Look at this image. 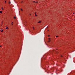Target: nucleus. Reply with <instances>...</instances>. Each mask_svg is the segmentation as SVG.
I'll return each instance as SVG.
<instances>
[{"mask_svg": "<svg viewBox=\"0 0 75 75\" xmlns=\"http://www.w3.org/2000/svg\"><path fill=\"white\" fill-rule=\"evenodd\" d=\"M49 42H50V41H49Z\"/></svg>", "mask_w": 75, "mask_h": 75, "instance_id": "nucleus-25", "label": "nucleus"}, {"mask_svg": "<svg viewBox=\"0 0 75 75\" xmlns=\"http://www.w3.org/2000/svg\"><path fill=\"white\" fill-rule=\"evenodd\" d=\"M3 30H2V29L1 30V32H3Z\"/></svg>", "mask_w": 75, "mask_h": 75, "instance_id": "nucleus-1", "label": "nucleus"}, {"mask_svg": "<svg viewBox=\"0 0 75 75\" xmlns=\"http://www.w3.org/2000/svg\"><path fill=\"white\" fill-rule=\"evenodd\" d=\"M47 28H48V27L47 26Z\"/></svg>", "mask_w": 75, "mask_h": 75, "instance_id": "nucleus-21", "label": "nucleus"}, {"mask_svg": "<svg viewBox=\"0 0 75 75\" xmlns=\"http://www.w3.org/2000/svg\"><path fill=\"white\" fill-rule=\"evenodd\" d=\"M33 30H34V28H33Z\"/></svg>", "mask_w": 75, "mask_h": 75, "instance_id": "nucleus-24", "label": "nucleus"}, {"mask_svg": "<svg viewBox=\"0 0 75 75\" xmlns=\"http://www.w3.org/2000/svg\"><path fill=\"white\" fill-rule=\"evenodd\" d=\"M50 35H48V37H50Z\"/></svg>", "mask_w": 75, "mask_h": 75, "instance_id": "nucleus-13", "label": "nucleus"}, {"mask_svg": "<svg viewBox=\"0 0 75 75\" xmlns=\"http://www.w3.org/2000/svg\"><path fill=\"white\" fill-rule=\"evenodd\" d=\"M2 11H0V13H2Z\"/></svg>", "mask_w": 75, "mask_h": 75, "instance_id": "nucleus-2", "label": "nucleus"}, {"mask_svg": "<svg viewBox=\"0 0 75 75\" xmlns=\"http://www.w3.org/2000/svg\"><path fill=\"white\" fill-rule=\"evenodd\" d=\"M23 2H22V3Z\"/></svg>", "mask_w": 75, "mask_h": 75, "instance_id": "nucleus-29", "label": "nucleus"}, {"mask_svg": "<svg viewBox=\"0 0 75 75\" xmlns=\"http://www.w3.org/2000/svg\"><path fill=\"white\" fill-rule=\"evenodd\" d=\"M73 14H75V13H73Z\"/></svg>", "mask_w": 75, "mask_h": 75, "instance_id": "nucleus-17", "label": "nucleus"}, {"mask_svg": "<svg viewBox=\"0 0 75 75\" xmlns=\"http://www.w3.org/2000/svg\"><path fill=\"white\" fill-rule=\"evenodd\" d=\"M2 10H4V8H2Z\"/></svg>", "mask_w": 75, "mask_h": 75, "instance_id": "nucleus-9", "label": "nucleus"}, {"mask_svg": "<svg viewBox=\"0 0 75 75\" xmlns=\"http://www.w3.org/2000/svg\"><path fill=\"white\" fill-rule=\"evenodd\" d=\"M56 37L57 38V37H58V36H56Z\"/></svg>", "mask_w": 75, "mask_h": 75, "instance_id": "nucleus-8", "label": "nucleus"}, {"mask_svg": "<svg viewBox=\"0 0 75 75\" xmlns=\"http://www.w3.org/2000/svg\"><path fill=\"white\" fill-rule=\"evenodd\" d=\"M48 31H49V30H48Z\"/></svg>", "mask_w": 75, "mask_h": 75, "instance_id": "nucleus-28", "label": "nucleus"}, {"mask_svg": "<svg viewBox=\"0 0 75 75\" xmlns=\"http://www.w3.org/2000/svg\"><path fill=\"white\" fill-rule=\"evenodd\" d=\"M49 40H50V38H49Z\"/></svg>", "mask_w": 75, "mask_h": 75, "instance_id": "nucleus-18", "label": "nucleus"}, {"mask_svg": "<svg viewBox=\"0 0 75 75\" xmlns=\"http://www.w3.org/2000/svg\"><path fill=\"white\" fill-rule=\"evenodd\" d=\"M35 16H37V15L36 14H35Z\"/></svg>", "mask_w": 75, "mask_h": 75, "instance_id": "nucleus-12", "label": "nucleus"}, {"mask_svg": "<svg viewBox=\"0 0 75 75\" xmlns=\"http://www.w3.org/2000/svg\"><path fill=\"white\" fill-rule=\"evenodd\" d=\"M33 28H34V27H33Z\"/></svg>", "mask_w": 75, "mask_h": 75, "instance_id": "nucleus-11", "label": "nucleus"}, {"mask_svg": "<svg viewBox=\"0 0 75 75\" xmlns=\"http://www.w3.org/2000/svg\"><path fill=\"white\" fill-rule=\"evenodd\" d=\"M36 3H38V2H36Z\"/></svg>", "mask_w": 75, "mask_h": 75, "instance_id": "nucleus-16", "label": "nucleus"}, {"mask_svg": "<svg viewBox=\"0 0 75 75\" xmlns=\"http://www.w3.org/2000/svg\"><path fill=\"white\" fill-rule=\"evenodd\" d=\"M13 22H12V24H13Z\"/></svg>", "mask_w": 75, "mask_h": 75, "instance_id": "nucleus-22", "label": "nucleus"}, {"mask_svg": "<svg viewBox=\"0 0 75 75\" xmlns=\"http://www.w3.org/2000/svg\"><path fill=\"white\" fill-rule=\"evenodd\" d=\"M41 21H40L39 22H38V23H41Z\"/></svg>", "mask_w": 75, "mask_h": 75, "instance_id": "nucleus-3", "label": "nucleus"}, {"mask_svg": "<svg viewBox=\"0 0 75 75\" xmlns=\"http://www.w3.org/2000/svg\"><path fill=\"white\" fill-rule=\"evenodd\" d=\"M33 2H34V3H35V1H33Z\"/></svg>", "mask_w": 75, "mask_h": 75, "instance_id": "nucleus-19", "label": "nucleus"}, {"mask_svg": "<svg viewBox=\"0 0 75 75\" xmlns=\"http://www.w3.org/2000/svg\"><path fill=\"white\" fill-rule=\"evenodd\" d=\"M12 25H13V23H12Z\"/></svg>", "mask_w": 75, "mask_h": 75, "instance_id": "nucleus-23", "label": "nucleus"}, {"mask_svg": "<svg viewBox=\"0 0 75 75\" xmlns=\"http://www.w3.org/2000/svg\"><path fill=\"white\" fill-rule=\"evenodd\" d=\"M0 47H2V46H0Z\"/></svg>", "mask_w": 75, "mask_h": 75, "instance_id": "nucleus-14", "label": "nucleus"}, {"mask_svg": "<svg viewBox=\"0 0 75 75\" xmlns=\"http://www.w3.org/2000/svg\"><path fill=\"white\" fill-rule=\"evenodd\" d=\"M61 57H62V56H61Z\"/></svg>", "mask_w": 75, "mask_h": 75, "instance_id": "nucleus-20", "label": "nucleus"}, {"mask_svg": "<svg viewBox=\"0 0 75 75\" xmlns=\"http://www.w3.org/2000/svg\"><path fill=\"white\" fill-rule=\"evenodd\" d=\"M14 18H15V19H16V16H15L14 17Z\"/></svg>", "mask_w": 75, "mask_h": 75, "instance_id": "nucleus-4", "label": "nucleus"}, {"mask_svg": "<svg viewBox=\"0 0 75 75\" xmlns=\"http://www.w3.org/2000/svg\"><path fill=\"white\" fill-rule=\"evenodd\" d=\"M11 3H10V2H9V4H10Z\"/></svg>", "mask_w": 75, "mask_h": 75, "instance_id": "nucleus-10", "label": "nucleus"}, {"mask_svg": "<svg viewBox=\"0 0 75 75\" xmlns=\"http://www.w3.org/2000/svg\"><path fill=\"white\" fill-rule=\"evenodd\" d=\"M35 14H36V13H35Z\"/></svg>", "mask_w": 75, "mask_h": 75, "instance_id": "nucleus-27", "label": "nucleus"}, {"mask_svg": "<svg viewBox=\"0 0 75 75\" xmlns=\"http://www.w3.org/2000/svg\"><path fill=\"white\" fill-rule=\"evenodd\" d=\"M30 15L31 16V14H30Z\"/></svg>", "mask_w": 75, "mask_h": 75, "instance_id": "nucleus-26", "label": "nucleus"}, {"mask_svg": "<svg viewBox=\"0 0 75 75\" xmlns=\"http://www.w3.org/2000/svg\"><path fill=\"white\" fill-rule=\"evenodd\" d=\"M6 28H8V27L6 26Z\"/></svg>", "mask_w": 75, "mask_h": 75, "instance_id": "nucleus-7", "label": "nucleus"}, {"mask_svg": "<svg viewBox=\"0 0 75 75\" xmlns=\"http://www.w3.org/2000/svg\"><path fill=\"white\" fill-rule=\"evenodd\" d=\"M5 3H6V1H5Z\"/></svg>", "mask_w": 75, "mask_h": 75, "instance_id": "nucleus-15", "label": "nucleus"}, {"mask_svg": "<svg viewBox=\"0 0 75 75\" xmlns=\"http://www.w3.org/2000/svg\"><path fill=\"white\" fill-rule=\"evenodd\" d=\"M21 11H23V9H21Z\"/></svg>", "mask_w": 75, "mask_h": 75, "instance_id": "nucleus-6", "label": "nucleus"}, {"mask_svg": "<svg viewBox=\"0 0 75 75\" xmlns=\"http://www.w3.org/2000/svg\"><path fill=\"white\" fill-rule=\"evenodd\" d=\"M8 28H6V30H7Z\"/></svg>", "mask_w": 75, "mask_h": 75, "instance_id": "nucleus-5", "label": "nucleus"}]
</instances>
